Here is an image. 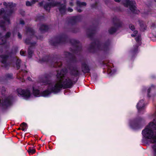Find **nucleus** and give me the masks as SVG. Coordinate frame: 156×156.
Instances as JSON below:
<instances>
[{
  "mask_svg": "<svg viewBox=\"0 0 156 156\" xmlns=\"http://www.w3.org/2000/svg\"><path fill=\"white\" fill-rule=\"evenodd\" d=\"M63 71L58 72L56 75L57 80L55 83H52L47 78H44L42 82L44 84L48 85L47 90L44 91L42 96L46 97L51 92H57L62 88H70L72 85V80L65 76L63 73Z\"/></svg>",
  "mask_w": 156,
  "mask_h": 156,
  "instance_id": "nucleus-1",
  "label": "nucleus"
},
{
  "mask_svg": "<svg viewBox=\"0 0 156 156\" xmlns=\"http://www.w3.org/2000/svg\"><path fill=\"white\" fill-rule=\"evenodd\" d=\"M143 138L147 142L149 140L151 144H156V123L151 122L145 127L142 132Z\"/></svg>",
  "mask_w": 156,
  "mask_h": 156,
  "instance_id": "nucleus-2",
  "label": "nucleus"
},
{
  "mask_svg": "<svg viewBox=\"0 0 156 156\" xmlns=\"http://www.w3.org/2000/svg\"><path fill=\"white\" fill-rule=\"evenodd\" d=\"M110 41L108 39L104 43L100 44L99 41L96 40L94 42H92L88 48L90 52H94L96 47L98 50L103 51L105 54H108L110 50Z\"/></svg>",
  "mask_w": 156,
  "mask_h": 156,
  "instance_id": "nucleus-3",
  "label": "nucleus"
},
{
  "mask_svg": "<svg viewBox=\"0 0 156 156\" xmlns=\"http://www.w3.org/2000/svg\"><path fill=\"white\" fill-rule=\"evenodd\" d=\"M112 22L115 27H112L108 29V32L110 34L115 33L119 28H122L123 25V22L116 17L113 18Z\"/></svg>",
  "mask_w": 156,
  "mask_h": 156,
  "instance_id": "nucleus-4",
  "label": "nucleus"
},
{
  "mask_svg": "<svg viewBox=\"0 0 156 156\" xmlns=\"http://www.w3.org/2000/svg\"><path fill=\"white\" fill-rule=\"evenodd\" d=\"M144 121L141 117H138L129 120V125L131 127L134 129H141L143 126L142 122Z\"/></svg>",
  "mask_w": 156,
  "mask_h": 156,
  "instance_id": "nucleus-5",
  "label": "nucleus"
},
{
  "mask_svg": "<svg viewBox=\"0 0 156 156\" xmlns=\"http://www.w3.org/2000/svg\"><path fill=\"white\" fill-rule=\"evenodd\" d=\"M40 6H42L44 5V7L45 9L48 10H49L51 8L54 7L55 6H58L59 7V9L60 12L62 13H64L65 11V5H60L59 3H51L50 4H46V3L44 2H42L39 3Z\"/></svg>",
  "mask_w": 156,
  "mask_h": 156,
  "instance_id": "nucleus-6",
  "label": "nucleus"
},
{
  "mask_svg": "<svg viewBox=\"0 0 156 156\" xmlns=\"http://www.w3.org/2000/svg\"><path fill=\"white\" fill-rule=\"evenodd\" d=\"M136 3L135 1H130L129 0H126L125 2L124 3V6L126 7H129V9L133 13L136 14L138 11L136 9Z\"/></svg>",
  "mask_w": 156,
  "mask_h": 156,
  "instance_id": "nucleus-7",
  "label": "nucleus"
},
{
  "mask_svg": "<svg viewBox=\"0 0 156 156\" xmlns=\"http://www.w3.org/2000/svg\"><path fill=\"white\" fill-rule=\"evenodd\" d=\"M135 40L137 43L136 45L133 46V47L131 49L130 53L132 55V57L134 56L138 53V48L139 46L141 45V37L140 35H138L135 38Z\"/></svg>",
  "mask_w": 156,
  "mask_h": 156,
  "instance_id": "nucleus-8",
  "label": "nucleus"
},
{
  "mask_svg": "<svg viewBox=\"0 0 156 156\" xmlns=\"http://www.w3.org/2000/svg\"><path fill=\"white\" fill-rule=\"evenodd\" d=\"M97 28L94 26H90L87 29L86 34L87 37L92 40L94 34L96 33Z\"/></svg>",
  "mask_w": 156,
  "mask_h": 156,
  "instance_id": "nucleus-9",
  "label": "nucleus"
},
{
  "mask_svg": "<svg viewBox=\"0 0 156 156\" xmlns=\"http://www.w3.org/2000/svg\"><path fill=\"white\" fill-rule=\"evenodd\" d=\"M81 68L82 71L84 73H90L91 68L89 65L87 61H83L82 62Z\"/></svg>",
  "mask_w": 156,
  "mask_h": 156,
  "instance_id": "nucleus-10",
  "label": "nucleus"
},
{
  "mask_svg": "<svg viewBox=\"0 0 156 156\" xmlns=\"http://www.w3.org/2000/svg\"><path fill=\"white\" fill-rule=\"evenodd\" d=\"M17 92L18 94L22 96L26 99L30 97V92L28 90H24L21 89H18Z\"/></svg>",
  "mask_w": 156,
  "mask_h": 156,
  "instance_id": "nucleus-11",
  "label": "nucleus"
},
{
  "mask_svg": "<svg viewBox=\"0 0 156 156\" xmlns=\"http://www.w3.org/2000/svg\"><path fill=\"white\" fill-rule=\"evenodd\" d=\"M136 106L138 112H140L142 110L144 109L145 107L144 100L143 99L140 100L137 104Z\"/></svg>",
  "mask_w": 156,
  "mask_h": 156,
  "instance_id": "nucleus-12",
  "label": "nucleus"
},
{
  "mask_svg": "<svg viewBox=\"0 0 156 156\" xmlns=\"http://www.w3.org/2000/svg\"><path fill=\"white\" fill-rule=\"evenodd\" d=\"M104 64L106 65V69H107V71L108 73H111L112 72V69L113 68V64L111 63H105L104 62H103Z\"/></svg>",
  "mask_w": 156,
  "mask_h": 156,
  "instance_id": "nucleus-13",
  "label": "nucleus"
},
{
  "mask_svg": "<svg viewBox=\"0 0 156 156\" xmlns=\"http://www.w3.org/2000/svg\"><path fill=\"white\" fill-rule=\"evenodd\" d=\"M155 86L153 84H152L151 85V87H150L147 90V97H148L149 98H150L151 97V95H150V93L151 90V88L153 89L154 90H155Z\"/></svg>",
  "mask_w": 156,
  "mask_h": 156,
  "instance_id": "nucleus-14",
  "label": "nucleus"
},
{
  "mask_svg": "<svg viewBox=\"0 0 156 156\" xmlns=\"http://www.w3.org/2000/svg\"><path fill=\"white\" fill-rule=\"evenodd\" d=\"M139 23L140 27L143 31H144L147 29V27L145 25H144L143 21H140Z\"/></svg>",
  "mask_w": 156,
  "mask_h": 156,
  "instance_id": "nucleus-15",
  "label": "nucleus"
},
{
  "mask_svg": "<svg viewBox=\"0 0 156 156\" xmlns=\"http://www.w3.org/2000/svg\"><path fill=\"white\" fill-rule=\"evenodd\" d=\"M38 1L37 0H31V2H30L29 1L27 2L26 5L27 6H30L34 4L36 2Z\"/></svg>",
  "mask_w": 156,
  "mask_h": 156,
  "instance_id": "nucleus-16",
  "label": "nucleus"
},
{
  "mask_svg": "<svg viewBox=\"0 0 156 156\" xmlns=\"http://www.w3.org/2000/svg\"><path fill=\"white\" fill-rule=\"evenodd\" d=\"M20 126L22 127V130L23 131H25L27 127V124L25 122L21 124Z\"/></svg>",
  "mask_w": 156,
  "mask_h": 156,
  "instance_id": "nucleus-17",
  "label": "nucleus"
},
{
  "mask_svg": "<svg viewBox=\"0 0 156 156\" xmlns=\"http://www.w3.org/2000/svg\"><path fill=\"white\" fill-rule=\"evenodd\" d=\"M151 147L153 150V156H156V144L152 145Z\"/></svg>",
  "mask_w": 156,
  "mask_h": 156,
  "instance_id": "nucleus-18",
  "label": "nucleus"
},
{
  "mask_svg": "<svg viewBox=\"0 0 156 156\" xmlns=\"http://www.w3.org/2000/svg\"><path fill=\"white\" fill-rule=\"evenodd\" d=\"M28 152L30 154H33L35 153V150L34 149L29 148L28 150Z\"/></svg>",
  "mask_w": 156,
  "mask_h": 156,
  "instance_id": "nucleus-19",
  "label": "nucleus"
},
{
  "mask_svg": "<svg viewBox=\"0 0 156 156\" xmlns=\"http://www.w3.org/2000/svg\"><path fill=\"white\" fill-rule=\"evenodd\" d=\"M33 93L35 96H39L38 95L39 93V92L37 90H35L34 88H33Z\"/></svg>",
  "mask_w": 156,
  "mask_h": 156,
  "instance_id": "nucleus-20",
  "label": "nucleus"
},
{
  "mask_svg": "<svg viewBox=\"0 0 156 156\" xmlns=\"http://www.w3.org/2000/svg\"><path fill=\"white\" fill-rule=\"evenodd\" d=\"M86 5L87 4L85 2H81L79 1V7L82 6H86Z\"/></svg>",
  "mask_w": 156,
  "mask_h": 156,
  "instance_id": "nucleus-21",
  "label": "nucleus"
},
{
  "mask_svg": "<svg viewBox=\"0 0 156 156\" xmlns=\"http://www.w3.org/2000/svg\"><path fill=\"white\" fill-rule=\"evenodd\" d=\"M129 29L132 31H133L135 29L134 26L132 24L129 25Z\"/></svg>",
  "mask_w": 156,
  "mask_h": 156,
  "instance_id": "nucleus-22",
  "label": "nucleus"
},
{
  "mask_svg": "<svg viewBox=\"0 0 156 156\" xmlns=\"http://www.w3.org/2000/svg\"><path fill=\"white\" fill-rule=\"evenodd\" d=\"M98 3L96 2L95 3L92 4L91 5L92 8L96 9L97 7Z\"/></svg>",
  "mask_w": 156,
  "mask_h": 156,
  "instance_id": "nucleus-23",
  "label": "nucleus"
},
{
  "mask_svg": "<svg viewBox=\"0 0 156 156\" xmlns=\"http://www.w3.org/2000/svg\"><path fill=\"white\" fill-rule=\"evenodd\" d=\"M133 34H132L131 36L132 37H135L136 36V34H137L138 31L136 30H134L133 31Z\"/></svg>",
  "mask_w": 156,
  "mask_h": 156,
  "instance_id": "nucleus-24",
  "label": "nucleus"
},
{
  "mask_svg": "<svg viewBox=\"0 0 156 156\" xmlns=\"http://www.w3.org/2000/svg\"><path fill=\"white\" fill-rule=\"evenodd\" d=\"M78 73V71L77 70L74 69L72 71V73L74 75H77Z\"/></svg>",
  "mask_w": 156,
  "mask_h": 156,
  "instance_id": "nucleus-25",
  "label": "nucleus"
},
{
  "mask_svg": "<svg viewBox=\"0 0 156 156\" xmlns=\"http://www.w3.org/2000/svg\"><path fill=\"white\" fill-rule=\"evenodd\" d=\"M47 26H46L44 25H42V26L41 27V30H45L47 29Z\"/></svg>",
  "mask_w": 156,
  "mask_h": 156,
  "instance_id": "nucleus-26",
  "label": "nucleus"
},
{
  "mask_svg": "<svg viewBox=\"0 0 156 156\" xmlns=\"http://www.w3.org/2000/svg\"><path fill=\"white\" fill-rule=\"evenodd\" d=\"M63 39L62 37H58L57 39V42L59 43L61 42V41L63 40Z\"/></svg>",
  "mask_w": 156,
  "mask_h": 156,
  "instance_id": "nucleus-27",
  "label": "nucleus"
},
{
  "mask_svg": "<svg viewBox=\"0 0 156 156\" xmlns=\"http://www.w3.org/2000/svg\"><path fill=\"white\" fill-rule=\"evenodd\" d=\"M20 60H18L17 61V62H18V63H16V66H17V68L18 69H19L20 67V65L19 64V63L20 62Z\"/></svg>",
  "mask_w": 156,
  "mask_h": 156,
  "instance_id": "nucleus-28",
  "label": "nucleus"
},
{
  "mask_svg": "<svg viewBox=\"0 0 156 156\" xmlns=\"http://www.w3.org/2000/svg\"><path fill=\"white\" fill-rule=\"evenodd\" d=\"M32 52L31 51H28L29 56L30 57L31 56V55L32 54Z\"/></svg>",
  "mask_w": 156,
  "mask_h": 156,
  "instance_id": "nucleus-29",
  "label": "nucleus"
},
{
  "mask_svg": "<svg viewBox=\"0 0 156 156\" xmlns=\"http://www.w3.org/2000/svg\"><path fill=\"white\" fill-rule=\"evenodd\" d=\"M78 47H79V51L81 50V47L80 45V42L79 41V46H78Z\"/></svg>",
  "mask_w": 156,
  "mask_h": 156,
  "instance_id": "nucleus-30",
  "label": "nucleus"
},
{
  "mask_svg": "<svg viewBox=\"0 0 156 156\" xmlns=\"http://www.w3.org/2000/svg\"><path fill=\"white\" fill-rule=\"evenodd\" d=\"M20 53L21 55H23L24 53V52L23 51H20Z\"/></svg>",
  "mask_w": 156,
  "mask_h": 156,
  "instance_id": "nucleus-31",
  "label": "nucleus"
},
{
  "mask_svg": "<svg viewBox=\"0 0 156 156\" xmlns=\"http://www.w3.org/2000/svg\"><path fill=\"white\" fill-rule=\"evenodd\" d=\"M10 33H8L6 35V37H8L10 36Z\"/></svg>",
  "mask_w": 156,
  "mask_h": 156,
  "instance_id": "nucleus-32",
  "label": "nucleus"
},
{
  "mask_svg": "<svg viewBox=\"0 0 156 156\" xmlns=\"http://www.w3.org/2000/svg\"><path fill=\"white\" fill-rule=\"evenodd\" d=\"M68 11L69 12H72L73 11V9L70 8H69L68 9Z\"/></svg>",
  "mask_w": 156,
  "mask_h": 156,
  "instance_id": "nucleus-33",
  "label": "nucleus"
},
{
  "mask_svg": "<svg viewBox=\"0 0 156 156\" xmlns=\"http://www.w3.org/2000/svg\"><path fill=\"white\" fill-rule=\"evenodd\" d=\"M151 27H154V28H156V26L154 23H153L152 24V25H151Z\"/></svg>",
  "mask_w": 156,
  "mask_h": 156,
  "instance_id": "nucleus-34",
  "label": "nucleus"
},
{
  "mask_svg": "<svg viewBox=\"0 0 156 156\" xmlns=\"http://www.w3.org/2000/svg\"><path fill=\"white\" fill-rule=\"evenodd\" d=\"M9 5L10 6V7H12V6H15V4H13V3H11V4L10 5Z\"/></svg>",
  "mask_w": 156,
  "mask_h": 156,
  "instance_id": "nucleus-35",
  "label": "nucleus"
},
{
  "mask_svg": "<svg viewBox=\"0 0 156 156\" xmlns=\"http://www.w3.org/2000/svg\"><path fill=\"white\" fill-rule=\"evenodd\" d=\"M20 23L21 24H24V22L23 20H21L20 21Z\"/></svg>",
  "mask_w": 156,
  "mask_h": 156,
  "instance_id": "nucleus-36",
  "label": "nucleus"
},
{
  "mask_svg": "<svg viewBox=\"0 0 156 156\" xmlns=\"http://www.w3.org/2000/svg\"><path fill=\"white\" fill-rule=\"evenodd\" d=\"M115 1L117 2H119L121 0H114Z\"/></svg>",
  "mask_w": 156,
  "mask_h": 156,
  "instance_id": "nucleus-37",
  "label": "nucleus"
},
{
  "mask_svg": "<svg viewBox=\"0 0 156 156\" xmlns=\"http://www.w3.org/2000/svg\"><path fill=\"white\" fill-rule=\"evenodd\" d=\"M2 41V39H0V44H3L4 43H3L1 41Z\"/></svg>",
  "mask_w": 156,
  "mask_h": 156,
  "instance_id": "nucleus-38",
  "label": "nucleus"
},
{
  "mask_svg": "<svg viewBox=\"0 0 156 156\" xmlns=\"http://www.w3.org/2000/svg\"><path fill=\"white\" fill-rule=\"evenodd\" d=\"M81 16L79 15V17H78V18H79V22L80 21V19L81 18Z\"/></svg>",
  "mask_w": 156,
  "mask_h": 156,
  "instance_id": "nucleus-39",
  "label": "nucleus"
},
{
  "mask_svg": "<svg viewBox=\"0 0 156 156\" xmlns=\"http://www.w3.org/2000/svg\"><path fill=\"white\" fill-rule=\"evenodd\" d=\"M18 37L20 38H21V36L19 34H18Z\"/></svg>",
  "mask_w": 156,
  "mask_h": 156,
  "instance_id": "nucleus-40",
  "label": "nucleus"
},
{
  "mask_svg": "<svg viewBox=\"0 0 156 156\" xmlns=\"http://www.w3.org/2000/svg\"><path fill=\"white\" fill-rule=\"evenodd\" d=\"M82 12V10L80 9H79V12Z\"/></svg>",
  "mask_w": 156,
  "mask_h": 156,
  "instance_id": "nucleus-41",
  "label": "nucleus"
},
{
  "mask_svg": "<svg viewBox=\"0 0 156 156\" xmlns=\"http://www.w3.org/2000/svg\"><path fill=\"white\" fill-rule=\"evenodd\" d=\"M28 80H31V79L30 78H28Z\"/></svg>",
  "mask_w": 156,
  "mask_h": 156,
  "instance_id": "nucleus-42",
  "label": "nucleus"
},
{
  "mask_svg": "<svg viewBox=\"0 0 156 156\" xmlns=\"http://www.w3.org/2000/svg\"><path fill=\"white\" fill-rule=\"evenodd\" d=\"M6 4V2H4V5H5Z\"/></svg>",
  "mask_w": 156,
  "mask_h": 156,
  "instance_id": "nucleus-43",
  "label": "nucleus"
},
{
  "mask_svg": "<svg viewBox=\"0 0 156 156\" xmlns=\"http://www.w3.org/2000/svg\"><path fill=\"white\" fill-rule=\"evenodd\" d=\"M53 0H48L49 1H52Z\"/></svg>",
  "mask_w": 156,
  "mask_h": 156,
  "instance_id": "nucleus-44",
  "label": "nucleus"
},
{
  "mask_svg": "<svg viewBox=\"0 0 156 156\" xmlns=\"http://www.w3.org/2000/svg\"><path fill=\"white\" fill-rule=\"evenodd\" d=\"M151 77H152V78H154L155 77V76H152Z\"/></svg>",
  "mask_w": 156,
  "mask_h": 156,
  "instance_id": "nucleus-45",
  "label": "nucleus"
},
{
  "mask_svg": "<svg viewBox=\"0 0 156 156\" xmlns=\"http://www.w3.org/2000/svg\"><path fill=\"white\" fill-rule=\"evenodd\" d=\"M18 130H20V128H18Z\"/></svg>",
  "mask_w": 156,
  "mask_h": 156,
  "instance_id": "nucleus-46",
  "label": "nucleus"
},
{
  "mask_svg": "<svg viewBox=\"0 0 156 156\" xmlns=\"http://www.w3.org/2000/svg\"><path fill=\"white\" fill-rule=\"evenodd\" d=\"M25 42H26V43H27V40H26V41H25Z\"/></svg>",
  "mask_w": 156,
  "mask_h": 156,
  "instance_id": "nucleus-47",
  "label": "nucleus"
},
{
  "mask_svg": "<svg viewBox=\"0 0 156 156\" xmlns=\"http://www.w3.org/2000/svg\"><path fill=\"white\" fill-rule=\"evenodd\" d=\"M154 1L156 2V0H154Z\"/></svg>",
  "mask_w": 156,
  "mask_h": 156,
  "instance_id": "nucleus-48",
  "label": "nucleus"
},
{
  "mask_svg": "<svg viewBox=\"0 0 156 156\" xmlns=\"http://www.w3.org/2000/svg\"><path fill=\"white\" fill-rule=\"evenodd\" d=\"M79 74H80V73H79H79H78L79 75Z\"/></svg>",
  "mask_w": 156,
  "mask_h": 156,
  "instance_id": "nucleus-49",
  "label": "nucleus"
},
{
  "mask_svg": "<svg viewBox=\"0 0 156 156\" xmlns=\"http://www.w3.org/2000/svg\"><path fill=\"white\" fill-rule=\"evenodd\" d=\"M25 126H23V127H25Z\"/></svg>",
  "mask_w": 156,
  "mask_h": 156,
  "instance_id": "nucleus-50",
  "label": "nucleus"
}]
</instances>
